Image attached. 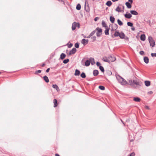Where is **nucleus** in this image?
I'll return each instance as SVG.
<instances>
[{
    "mask_svg": "<svg viewBox=\"0 0 156 156\" xmlns=\"http://www.w3.org/2000/svg\"><path fill=\"white\" fill-rule=\"evenodd\" d=\"M77 23L75 22H74L72 24V29L73 30H75L77 27Z\"/></svg>",
    "mask_w": 156,
    "mask_h": 156,
    "instance_id": "nucleus-7",
    "label": "nucleus"
},
{
    "mask_svg": "<svg viewBox=\"0 0 156 156\" xmlns=\"http://www.w3.org/2000/svg\"><path fill=\"white\" fill-rule=\"evenodd\" d=\"M127 7L129 9H130L131 7V5L129 2H127L125 3Z\"/></svg>",
    "mask_w": 156,
    "mask_h": 156,
    "instance_id": "nucleus-29",
    "label": "nucleus"
},
{
    "mask_svg": "<svg viewBox=\"0 0 156 156\" xmlns=\"http://www.w3.org/2000/svg\"><path fill=\"white\" fill-rule=\"evenodd\" d=\"M53 103L54 104V107H56L58 105L57 101L56 99H54L53 100Z\"/></svg>",
    "mask_w": 156,
    "mask_h": 156,
    "instance_id": "nucleus-24",
    "label": "nucleus"
},
{
    "mask_svg": "<svg viewBox=\"0 0 156 156\" xmlns=\"http://www.w3.org/2000/svg\"><path fill=\"white\" fill-rule=\"evenodd\" d=\"M128 2H129L130 3L132 4L133 3V0H128Z\"/></svg>",
    "mask_w": 156,
    "mask_h": 156,
    "instance_id": "nucleus-56",
    "label": "nucleus"
},
{
    "mask_svg": "<svg viewBox=\"0 0 156 156\" xmlns=\"http://www.w3.org/2000/svg\"><path fill=\"white\" fill-rule=\"evenodd\" d=\"M80 71L78 69H76L75 71V73H74V75L75 76H79L80 75Z\"/></svg>",
    "mask_w": 156,
    "mask_h": 156,
    "instance_id": "nucleus-20",
    "label": "nucleus"
},
{
    "mask_svg": "<svg viewBox=\"0 0 156 156\" xmlns=\"http://www.w3.org/2000/svg\"><path fill=\"white\" fill-rule=\"evenodd\" d=\"M45 64L44 63H43V64H42V65L41 66H42V67H44V66H45Z\"/></svg>",
    "mask_w": 156,
    "mask_h": 156,
    "instance_id": "nucleus-62",
    "label": "nucleus"
},
{
    "mask_svg": "<svg viewBox=\"0 0 156 156\" xmlns=\"http://www.w3.org/2000/svg\"><path fill=\"white\" fill-rule=\"evenodd\" d=\"M43 79L46 83H48L49 82V79L46 76H45L43 77Z\"/></svg>",
    "mask_w": 156,
    "mask_h": 156,
    "instance_id": "nucleus-16",
    "label": "nucleus"
},
{
    "mask_svg": "<svg viewBox=\"0 0 156 156\" xmlns=\"http://www.w3.org/2000/svg\"><path fill=\"white\" fill-rule=\"evenodd\" d=\"M91 60H90V58H89L88 60H87L85 62V65L87 66H89L91 63Z\"/></svg>",
    "mask_w": 156,
    "mask_h": 156,
    "instance_id": "nucleus-8",
    "label": "nucleus"
},
{
    "mask_svg": "<svg viewBox=\"0 0 156 156\" xmlns=\"http://www.w3.org/2000/svg\"><path fill=\"white\" fill-rule=\"evenodd\" d=\"M99 19V17H97L94 18V20L95 21H96Z\"/></svg>",
    "mask_w": 156,
    "mask_h": 156,
    "instance_id": "nucleus-50",
    "label": "nucleus"
},
{
    "mask_svg": "<svg viewBox=\"0 0 156 156\" xmlns=\"http://www.w3.org/2000/svg\"><path fill=\"white\" fill-rule=\"evenodd\" d=\"M90 60H91V62L92 65H93L95 64V62L94 58L91 57L90 58Z\"/></svg>",
    "mask_w": 156,
    "mask_h": 156,
    "instance_id": "nucleus-30",
    "label": "nucleus"
},
{
    "mask_svg": "<svg viewBox=\"0 0 156 156\" xmlns=\"http://www.w3.org/2000/svg\"><path fill=\"white\" fill-rule=\"evenodd\" d=\"M81 77L83 78H85L86 77V75L85 73L84 72H83L81 73L80 75Z\"/></svg>",
    "mask_w": 156,
    "mask_h": 156,
    "instance_id": "nucleus-31",
    "label": "nucleus"
},
{
    "mask_svg": "<svg viewBox=\"0 0 156 156\" xmlns=\"http://www.w3.org/2000/svg\"><path fill=\"white\" fill-rule=\"evenodd\" d=\"M89 42L88 39H83L81 41V43L83 44L84 45H85L87 44Z\"/></svg>",
    "mask_w": 156,
    "mask_h": 156,
    "instance_id": "nucleus-6",
    "label": "nucleus"
},
{
    "mask_svg": "<svg viewBox=\"0 0 156 156\" xmlns=\"http://www.w3.org/2000/svg\"><path fill=\"white\" fill-rule=\"evenodd\" d=\"M135 155V154L134 152H132L130 154L129 156H134Z\"/></svg>",
    "mask_w": 156,
    "mask_h": 156,
    "instance_id": "nucleus-49",
    "label": "nucleus"
},
{
    "mask_svg": "<svg viewBox=\"0 0 156 156\" xmlns=\"http://www.w3.org/2000/svg\"><path fill=\"white\" fill-rule=\"evenodd\" d=\"M115 10L117 12H122V10L121 9V8H120V7L118 6L115 9Z\"/></svg>",
    "mask_w": 156,
    "mask_h": 156,
    "instance_id": "nucleus-28",
    "label": "nucleus"
},
{
    "mask_svg": "<svg viewBox=\"0 0 156 156\" xmlns=\"http://www.w3.org/2000/svg\"><path fill=\"white\" fill-rule=\"evenodd\" d=\"M96 32V31L95 30H94V31H92L90 33V35L92 37V36H93V35H94L95 33Z\"/></svg>",
    "mask_w": 156,
    "mask_h": 156,
    "instance_id": "nucleus-41",
    "label": "nucleus"
},
{
    "mask_svg": "<svg viewBox=\"0 0 156 156\" xmlns=\"http://www.w3.org/2000/svg\"><path fill=\"white\" fill-rule=\"evenodd\" d=\"M121 5L122 6V9H123L122 10V12L123 11H124V8H125V7L123 5Z\"/></svg>",
    "mask_w": 156,
    "mask_h": 156,
    "instance_id": "nucleus-58",
    "label": "nucleus"
},
{
    "mask_svg": "<svg viewBox=\"0 0 156 156\" xmlns=\"http://www.w3.org/2000/svg\"><path fill=\"white\" fill-rule=\"evenodd\" d=\"M140 40L143 41H144L146 39V36L144 34H141L140 36Z\"/></svg>",
    "mask_w": 156,
    "mask_h": 156,
    "instance_id": "nucleus-10",
    "label": "nucleus"
},
{
    "mask_svg": "<svg viewBox=\"0 0 156 156\" xmlns=\"http://www.w3.org/2000/svg\"><path fill=\"white\" fill-rule=\"evenodd\" d=\"M144 83L145 86L147 87H148L150 85L151 83L149 81H145Z\"/></svg>",
    "mask_w": 156,
    "mask_h": 156,
    "instance_id": "nucleus-25",
    "label": "nucleus"
},
{
    "mask_svg": "<svg viewBox=\"0 0 156 156\" xmlns=\"http://www.w3.org/2000/svg\"><path fill=\"white\" fill-rule=\"evenodd\" d=\"M131 30H133V31L134 30H135V28L134 27H133L131 28Z\"/></svg>",
    "mask_w": 156,
    "mask_h": 156,
    "instance_id": "nucleus-59",
    "label": "nucleus"
},
{
    "mask_svg": "<svg viewBox=\"0 0 156 156\" xmlns=\"http://www.w3.org/2000/svg\"><path fill=\"white\" fill-rule=\"evenodd\" d=\"M99 88L101 90H104L105 89V87L103 86H99Z\"/></svg>",
    "mask_w": 156,
    "mask_h": 156,
    "instance_id": "nucleus-38",
    "label": "nucleus"
},
{
    "mask_svg": "<svg viewBox=\"0 0 156 156\" xmlns=\"http://www.w3.org/2000/svg\"><path fill=\"white\" fill-rule=\"evenodd\" d=\"M101 24L102 27H105V28L108 27L104 21L103 20L102 21Z\"/></svg>",
    "mask_w": 156,
    "mask_h": 156,
    "instance_id": "nucleus-22",
    "label": "nucleus"
},
{
    "mask_svg": "<svg viewBox=\"0 0 156 156\" xmlns=\"http://www.w3.org/2000/svg\"><path fill=\"white\" fill-rule=\"evenodd\" d=\"M81 7V6L80 5V4H78L76 5V9L77 10H79L80 9Z\"/></svg>",
    "mask_w": 156,
    "mask_h": 156,
    "instance_id": "nucleus-33",
    "label": "nucleus"
},
{
    "mask_svg": "<svg viewBox=\"0 0 156 156\" xmlns=\"http://www.w3.org/2000/svg\"><path fill=\"white\" fill-rule=\"evenodd\" d=\"M145 108L146 109H150L149 107L147 106H145Z\"/></svg>",
    "mask_w": 156,
    "mask_h": 156,
    "instance_id": "nucleus-55",
    "label": "nucleus"
},
{
    "mask_svg": "<svg viewBox=\"0 0 156 156\" xmlns=\"http://www.w3.org/2000/svg\"><path fill=\"white\" fill-rule=\"evenodd\" d=\"M69 59H66L63 60V62L64 64H66L69 62Z\"/></svg>",
    "mask_w": 156,
    "mask_h": 156,
    "instance_id": "nucleus-35",
    "label": "nucleus"
},
{
    "mask_svg": "<svg viewBox=\"0 0 156 156\" xmlns=\"http://www.w3.org/2000/svg\"><path fill=\"white\" fill-rule=\"evenodd\" d=\"M151 55L152 57L155 56V57H156V53H151Z\"/></svg>",
    "mask_w": 156,
    "mask_h": 156,
    "instance_id": "nucleus-47",
    "label": "nucleus"
},
{
    "mask_svg": "<svg viewBox=\"0 0 156 156\" xmlns=\"http://www.w3.org/2000/svg\"><path fill=\"white\" fill-rule=\"evenodd\" d=\"M52 87L55 89L57 91H59L60 90L58 86L56 84H53L52 85Z\"/></svg>",
    "mask_w": 156,
    "mask_h": 156,
    "instance_id": "nucleus-15",
    "label": "nucleus"
},
{
    "mask_svg": "<svg viewBox=\"0 0 156 156\" xmlns=\"http://www.w3.org/2000/svg\"><path fill=\"white\" fill-rule=\"evenodd\" d=\"M102 60L105 62H106L108 63H109L110 62V60L108 59L106 57L103 58Z\"/></svg>",
    "mask_w": 156,
    "mask_h": 156,
    "instance_id": "nucleus-17",
    "label": "nucleus"
},
{
    "mask_svg": "<svg viewBox=\"0 0 156 156\" xmlns=\"http://www.w3.org/2000/svg\"><path fill=\"white\" fill-rule=\"evenodd\" d=\"M77 27H78V28H79L80 27V23H77Z\"/></svg>",
    "mask_w": 156,
    "mask_h": 156,
    "instance_id": "nucleus-52",
    "label": "nucleus"
},
{
    "mask_svg": "<svg viewBox=\"0 0 156 156\" xmlns=\"http://www.w3.org/2000/svg\"><path fill=\"white\" fill-rule=\"evenodd\" d=\"M96 65L98 66H99V67H100V66H101L100 63L98 62H96Z\"/></svg>",
    "mask_w": 156,
    "mask_h": 156,
    "instance_id": "nucleus-46",
    "label": "nucleus"
},
{
    "mask_svg": "<svg viewBox=\"0 0 156 156\" xmlns=\"http://www.w3.org/2000/svg\"><path fill=\"white\" fill-rule=\"evenodd\" d=\"M50 68H48L46 70V72L47 73L50 70Z\"/></svg>",
    "mask_w": 156,
    "mask_h": 156,
    "instance_id": "nucleus-54",
    "label": "nucleus"
},
{
    "mask_svg": "<svg viewBox=\"0 0 156 156\" xmlns=\"http://www.w3.org/2000/svg\"><path fill=\"white\" fill-rule=\"evenodd\" d=\"M148 39L150 46L152 48L154 47L155 45V41L154 40L152 37L151 36L148 37Z\"/></svg>",
    "mask_w": 156,
    "mask_h": 156,
    "instance_id": "nucleus-3",
    "label": "nucleus"
},
{
    "mask_svg": "<svg viewBox=\"0 0 156 156\" xmlns=\"http://www.w3.org/2000/svg\"><path fill=\"white\" fill-rule=\"evenodd\" d=\"M41 72V70H39L36 71L35 72V74H38V73H40Z\"/></svg>",
    "mask_w": 156,
    "mask_h": 156,
    "instance_id": "nucleus-45",
    "label": "nucleus"
},
{
    "mask_svg": "<svg viewBox=\"0 0 156 156\" xmlns=\"http://www.w3.org/2000/svg\"><path fill=\"white\" fill-rule=\"evenodd\" d=\"M132 15L129 13H126L125 15V16L126 18L129 19L132 17Z\"/></svg>",
    "mask_w": 156,
    "mask_h": 156,
    "instance_id": "nucleus-14",
    "label": "nucleus"
},
{
    "mask_svg": "<svg viewBox=\"0 0 156 156\" xmlns=\"http://www.w3.org/2000/svg\"><path fill=\"white\" fill-rule=\"evenodd\" d=\"M129 84L132 86L136 85L137 86H140L142 84V83L140 81H139L138 80H130L129 81Z\"/></svg>",
    "mask_w": 156,
    "mask_h": 156,
    "instance_id": "nucleus-1",
    "label": "nucleus"
},
{
    "mask_svg": "<svg viewBox=\"0 0 156 156\" xmlns=\"http://www.w3.org/2000/svg\"><path fill=\"white\" fill-rule=\"evenodd\" d=\"M112 3L110 1H108L105 4L106 5L109 7L110 6L112 5Z\"/></svg>",
    "mask_w": 156,
    "mask_h": 156,
    "instance_id": "nucleus-26",
    "label": "nucleus"
},
{
    "mask_svg": "<svg viewBox=\"0 0 156 156\" xmlns=\"http://www.w3.org/2000/svg\"><path fill=\"white\" fill-rule=\"evenodd\" d=\"M109 29L108 27L105 28V34L106 35H109Z\"/></svg>",
    "mask_w": 156,
    "mask_h": 156,
    "instance_id": "nucleus-23",
    "label": "nucleus"
},
{
    "mask_svg": "<svg viewBox=\"0 0 156 156\" xmlns=\"http://www.w3.org/2000/svg\"><path fill=\"white\" fill-rule=\"evenodd\" d=\"M96 31V30L97 31V32H98L99 33H102V29L99 28L98 27H97L96 29L95 30Z\"/></svg>",
    "mask_w": 156,
    "mask_h": 156,
    "instance_id": "nucleus-27",
    "label": "nucleus"
},
{
    "mask_svg": "<svg viewBox=\"0 0 156 156\" xmlns=\"http://www.w3.org/2000/svg\"><path fill=\"white\" fill-rule=\"evenodd\" d=\"M99 69L101 72L104 73L105 71L104 67L102 66H100Z\"/></svg>",
    "mask_w": 156,
    "mask_h": 156,
    "instance_id": "nucleus-37",
    "label": "nucleus"
},
{
    "mask_svg": "<svg viewBox=\"0 0 156 156\" xmlns=\"http://www.w3.org/2000/svg\"><path fill=\"white\" fill-rule=\"evenodd\" d=\"M108 58L110 59V62H113L116 60V58L113 56L110 55L108 57Z\"/></svg>",
    "mask_w": 156,
    "mask_h": 156,
    "instance_id": "nucleus-9",
    "label": "nucleus"
},
{
    "mask_svg": "<svg viewBox=\"0 0 156 156\" xmlns=\"http://www.w3.org/2000/svg\"><path fill=\"white\" fill-rule=\"evenodd\" d=\"M73 44L72 43H70L68 45V48H70L73 46Z\"/></svg>",
    "mask_w": 156,
    "mask_h": 156,
    "instance_id": "nucleus-48",
    "label": "nucleus"
},
{
    "mask_svg": "<svg viewBox=\"0 0 156 156\" xmlns=\"http://www.w3.org/2000/svg\"><path fill=\"white\" fill-rule=\"evenodd\" d=\"M126 40H127L129 41V37H126Z\"/></svg>",
    "mask_w": 156,
    "mask_h": 156,
    "instance_id": "nucleus-61",
    "label": "nucleus"
},
{
    "mask_svg": "<svg viewBox=\"0 0 156 156\" xmlns=\"http://www.w3.org/2000/svg\"><path fill=\"white\" fill-rule=\"evenodd\" d=\"M139 53L141 55H144V52L143 51H140Z\"/></svg>",
    "mask_w": 156,
    "mask_h": 156,
    "instance_id": "nucleus-44",
    "label": "nucleus"
},
{
    "mask_svg": "<svg viewBox=\"0 0 156 156\" xmlns=\"http://www.w3.org/2000/svg\"><path fill=\"white\" fill-rule=\"evenodd\" d=\"M133 100L136 102H139L140 99V98H133Z\"/></svg>",
    "mask_w": 156,
    "mask_h": 156,
    "instance_id": "nucleus-39",
    "label": "nucleus"
},
{
    "mask_svg": "<svg viewBox=\"0 0 156 156\" xmlns=\"http://www.w3.org/2000/svg\"><path fill=\"white\" fill-rule=\"evenodd\" d=\"M120 33L118 31H116L115 32L114 35L115 37H118L119 36Z\"/></svg>",
    "mask_w": 156,
    "mask_h": 156,
    "instance_id": "nucleus-32",
    "label": "nucleus"
},
{
    "mask_svg": "<svg viewBox=\"0 0 156 156\" xmlns=\"http://www.w3.org/2000/svg\"><path fill=\"white\" fill-rule=\"evenodd\" d=\"M116 78L119 82L122 85H126L127 84V82L124 79L120 76L118 75L116 76Z\"/></svg>",
    "mask_w": 156,
    "mask_h": 156,
    "instance_id": "nucleus-2",
    "label": "nucleus"
},
{
    "mask_svg": "<svg viewBox=\"0 0 156 156\" xmlns=\"http://www.w3.org/2000/svg\"><path fill=\"white\" fill-rule=\"evenodd\" d=\"M115 30H116L118 28V25H117V24H115Z\"/></svg>",
    "mask_w": 156,
    "mask_h": 156,
    "instance_id": "nucleus-53",
    "label": "nucleus"
},
{
    "mask_svg": "<svg viewBox=\"0 0 156 156\" xmlns=\"http://www.w3.org/2000/svg\"><path fill=\"white\" fill-rule=\"evenodd\" d=\"M149 22V23H150V20H148V22Z\"/></svg>",
    "mask_w": 156,
    "mask_h": 156,
    "instance_id": "nucleus-64",
    "label": "nucleus"
},
{
    "mask_svg": "<svg viewBox=\"0 0 156 156\" xmlns=\"http://www.w3.org/2000/svg\"><path fill=\"white\" fill-rule=\"evenodd\" d=\"M66 57V55L63 53H62L60 55V58L62 60L64 59Z\"/></svg>",
    "mask_w": 156,
    "mask_h": 156,
    "instance_id": "nucleus-21",
    "label": "nucleus"
},
{
    "mask_svg": "<svg viewBox=\"0 0 156 156\" xmlns=\"http://www.w3.org/2000/svg\"><path fill=\"white\" fill-rule=\"evenodd\" d=\"M102 33H99L98 32H97L96 33V35L98 37H99L101 36V35Z\"/></svg>",
    "mask_w": 156,
    "mask_h": 156,
    "instance_id": "nucleus-43",
    "label": "nucleus"
},
{
    "mask_svg": "<svg viewBox=\"0 0 156 156\" xmlns=\"http://www.w3.org/2000/svg\"><path fill=\"white\" fill-rule=\"evenodd\" d=\"M110 20L112 23H114L115 20V18L113 16H111L110 17Z\"/></svg>",
    "mask_w": 156,
    "mask_h": 156,
    "instance_id": "nucleus-18",
    "label": "nucleus"
},
{
    "mask_svg": "<svg viewBox=\"0 0 156 156\" xmlns=\"http://www.w3.org/2000/svg\"><path fill=\"white\" fill-rule=\"evenodd\" d=\"M74 45L75 47L76 48H79V44L77 43H75Z\"/></svg>",
    "mask_w": 156,
    "mask_h": 156,
    "instance_id": "nucleus-42",
    "label": "nucleus"
},
{
    "mask_svg": "<svg viewBox=\"0 0 156 156\" xmlns=\"http://www.w3.org/2000/svg\"><path fill=\"white\" fill-rule=\"evenodd\" d=\"M86 2L87 1H85L84 5V9L87 12H89L90 11L89 6L88 3H87V5L86 6Z\"/></svg>",
    "mask_w": 156,
    "mask_h": 156,
    "instance_id": "nucleus-4",
    "label": "nucleus"
},
{
    "mask_svg": "<svg viewBox=\"0 0 156 156\" xmlns=\"http://www.w3.org/2000/svg\"><path fill=\"white\" fill-rule=\"evenodd\" d=\"M91 39L92 40V41H94L96 40V37L95 36H94L91 37Z\"/></svg>",
    "mask_w": 156,
    "mask_h": 156,
    "instance_id": "nucleus-40",
    "label": "nucleus"
},
{
    "mask_svg": "<svg viewBox=\"0 0 156 156\" xmlns=\"http://www.w3.org/2000/svg\"><path fill=\"white\" fill-rule=\"evenodd\" d=\"M130 13L133 15H137L138 14V13L135 10H131Z\"/></svg>",
    "mask_w": 156,
    "mask_h": 156,
    "instance_id": "nucleus-19",
    "label": "nucleus"
},
{
    "mask_svg": "<svg viewBox=\"0 0 156 156\" xmlns=\"http://www.w3.org/2000/svg\"><path fill=\"white\" fill-rule=\"evenodd\" d=\"M144 61L146 64L148 63L149 62V58L147 56L144 57Z\"/></svg>",
    "mask_w": 156,
    "mask_h": 156,
    "instance_id": "nucleus-13",
    "label": "nucleus"
},
{
    "mask_svg": "<svg viewBox=\"0 0 156 156\" xmlns=\"http://www.w3.org/2000/svg\"><path fill=\"white\" fill-rule=\"evenodd\" d=\"M91 37V36L89 34L88 36H87V37H85L87 38H89Z\"/></svg>",
    "mask_w": 156,
    "mask_h": 156,
    "instance_id": "nucleus-57",
    "label": "nucleus"
},
{
    "mask_svg": "<svg viewBox=\"0 0 156 156\" xmlns=\"http://www.w3.org/2000/svg\"><path fill=\"white\" fill-rule=\"evenodd\" d=\"M76 51V49L74 48L69 51V55H71L74 54Z\"/></svg>",
    "mask_w": 156,
    "mask_h": 156,
    "instance_id": "nucleus-5",
    "label": "nucleus"
},
{
    "mask_svg": "<svg viewBox=\"0 0 156 156\" xmlns=\"http://www.w3.org/2000/svg\"><path fill=\"white\" fill-rule=\"evenodd\" d=\"M127 24L128 26H129V27H132L133 26V23H132L131 22H127Z\"/></svg>",
    "mask_w": 156,
    "mask_h": 156,
    "instance_id": "nucleus-36",
    "label": "nucleus"
},
{
    "mask_svg": "<svg viewBox=\"0 0 156 156\" xmlns=\"http://www.w3.org/2000/svg\"><path fill=\"white\" fill-rule=\"evenodd\" d=\"M99 74V72L97 70H94L93 72V74L94 76H97Z\"/></svg>",
    "mask_w": 156,
    "mask_h": 156,
    "instance_id": "nucleus-11",
    "label": "nucleus"
},
{
    "mask_svg": "<svg viewBox=\"0 0 156 156\" xmlns=\"http://www.w3.org/2000/svg\"><path fill=\"white\" fill-rule=\"evenodd\" d=\"M112 1L113 2H116V1H118L119 0H112Z\"/></svg>",
    "mask_w": 156,
    "mask_h": 156,
    "instance_id": "nucleus-60",
    "label": "nucleus"
},
{
    "mask_svg": "<svg viewBox=\"0 0 156 156\" xmlns=\"http://www.w3.org/2000/svg\"><path fill=\"white\" fill-rule=\"evenodd\" d=\"M152 93H153V92H152V91H149L147 92L148 94H152Z\"/></svg>",
    "mask_w": 156,
    "mask_h": 156,
    "instance_id": "nucleus-51",
    "label": "nucleus"
},
{
    "mask_svg": "<svg viewBox=\"0 0 156 156\" xmlns=\"http://www.w3.org/2000/svg\"><path fill=\"white\" fill-rule=\"evenodd\" d=\"M55 156H60L59 155L57 154H55Z\"/></svg>",
    "mask_w": 156,
    "mask_h": 156,
    "instance_id": "nucleus-63",
    "label": "nucleus"
},
{
    "mask_svg": "<svg viewBox=\"0 0 156 156\" xmlns=\"http://www.w3.org/2000/svg\"><path fill=\"white\" fill-rule=\"evenodd\" d=\"M117 22L119 26H122L123 25L122 22L119 19H118L117 20Z\"/></svg>",
    "mask_w": 156,
    "mask_h": 156,
    "instance_id": "nucleus-34",
    "label": "nucleus"
},
{
    "mask_svg": "<svg viewBox=\"0 0 156 156\" xmlns=\"http://www.w3.org/2000/svg\"><path fill=\"white\" fill-rule=\"evenodd\" d=\"M125 36V35L123 33L121 32L120 33L119 36L121 39H124V38Z\"/></svg>",
    "mask_w": 156,
    "mask_h": 156,
    "instance_id": "nucleus-12",
    "label": "nucleus"
}]
</instances>
